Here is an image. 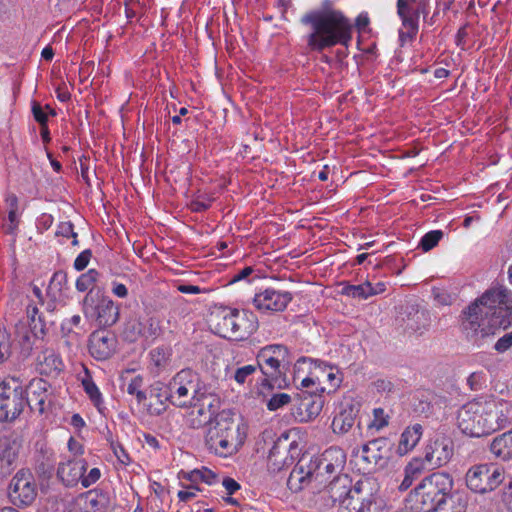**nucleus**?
<instances>
[{"mask_svg":"<svg viewBox=\"0 0 512 512\" xmlns=\"http://www.w3.org/2000/svg\"><path fill=\"white\" fill-rule=\"evenodd\" d=\"M511 323L512 292L500 286L487 290L468 307L463 327L469 335L484 338Z\"/></svg>","mask_w":512,"mask_h":512,"instance_id":"1","label":"nucleus"},{"mask_svg":"<svg viewBox=\"0 0 512 512\" xmlns=\"http://www.w3.org/2000/svg\"><path fill=\"white\" fill-rule=\"evenodd\" d=\"M304 24L311 25L307 45L311 50L322 51L335 45L348 46L352 40L353 24L339 10H321L306 14Z\"/></svg>","mask_w":512,"mask_h":512,"instance_id":"2","label":"nucleus"},{"mask_svg":"<svg viewBox=\"0 0 512 512\" xmlns=\"http://www.w3.org/2000/svg\"><path fill=\"white\" fill-rule=\"evenodd\" d=\"M246 437L244 425L233 418L220 415L206 434L208 449L221 457L235 453L242 446Z\"/></svg>","mask_w":512,"mask_h":512,"instance_id":"3","label":"nucleus"},{"mask_svg":"<svg viewBox=\"0 0 512 512\" xmlns=\"http://www.w3.org/2000/svg\"><path fill=\"white\" fill-rule=\"evenodd\" d=\"M212 321L218 335L235 341L249 338L258 328L256 315L246 309L223 308L213 315Z\"/></svg>","mask_w":512,"mask_h":512,"instance_id":"4","label":"nucleus"},{"mask_svg":"<svg viewBox=\"0 0 512 512\" xmlns=\"http://www.w3.org/2000/svg\"><path fill=\"white\" fill-rule=\"evenodd\" d=\"M294 379L300 380L303 388L312 385L321 386L322 390L336 389L342 379L339 369L317 359L302 357L294 365Z\"/></svg>","mask_w":512,"mask_h":512,"instance_id":"5","label":"nucleus"},{"mask_svg":"<svg viewBox=\"0 0 512 512\" xmlns=\"http://www.w3.org/2000/svg\"><path fill=\"white\" fill-rule=\"evenodd\" d=\"M329 493L337 512H376V502L372 495L361 497L359 483L352 486L348 476L337 477L329 484Z\"/></svg>","mask_w":512,"mask_h":512,"instance_id":"6","label":"nucleus"},{"mask_svg":"<svg viewBox=\"0 0 512 512\" xmlns=\"http://www.w3.org/2000/svg\"><path fill=\"white\" fill-rule=\"evenodd\" d=\"M166 399L174 406L187 408L195 403L199 395L206 391V386L197 373L190 369L178 372L168 383Z\"/></svg>","mask_w":512,"mask_h":512,"instance_id":"7","label":"nucleus"},{"mask_svg":"<svg viewBox=\"0 0 512 512\" xmlns=\"http://www.w3.org/2000/svg\"><path fill=\"white\" fill-rule=\"evenodd\" d=\"M27 405V392L18 378L9 377L0 382V421L17 419Z\"/></svg>","mask_w":512,"mask_h":512,"instance_id":"8","label":"nucleus"},{"mask_svg":"<svg viewBox=\"0 0 512 512\" xmlns=\"http://www.w3.org/2000/svg\"><path fill=\"white\" fill-rule=\"evenodd\" d=\"M82 311L87 320L103 328L113 326L120 316V307L112 299L94 297L90 293L83 299Z\"/></svg>","mask_w":512,"mask_h":512,"instance_id":"9","label":"nucleus"},{"mask_svg":"<svg viewBox=\"0 0 512 512\" xmlns=\"http://www.w3.org/2000/svg\"><path fill=\"white\" fill-rule=\"evenodd\" d=\"M484 436L505 428L512 420V404L503 399L481 397Z\"/></svg>","mask_w":512,"mask_h":512,"instance_id":"10","label":"nucleus"},{"mask_svg":"<svg viewBox=\"0 0 512 512\" xmlns=\"http://www.w3.org/2000/svg\"><path fill=\"white\" fill-rule=\"evenodd\" d=\"M504 481V469L494 463L472 466L466 473L467 487L480 494L495 490Z\"/></svg>","mask_w":512,"mask_h":512,"instance_id":"11","label":"nucleus"},{"mask_svg":"<svg viewBox=\"0 0 512 512\" xmlns=\"http://www.w3.org/2000/svg\"><path fill=\"white\" fill-rule=\"evenodd\" d=\"M38 494L37 483L30 470L21 469L12 478L9 485V497L18 506H29Z\"/></svg>","mask_w":512,"mask_h":512,"instance_id":"12","label":"nucleus"},{"mask_svg":"<svg viewBox=\"0 0 512 512\" xmlns=\"http://www.w3.org/2000/svg\"><path fill=\"white\" fill-rule=\"evenodd\" d=\"M288 354L287 347L280 344L267 345L257 352L255 365L265 377L263 383L280 373L281 365L288 360Z\"/></svg>","mask_w":512,"mask_h":512,"instance_id":"13","label":"nucleus"},{"mask_svg":"<svg viewBox=\"0 0 512 512\" xmlns=\"http://www.w3.org/2000/svg\"><path fill=\"white\" fill-rule=\"evenodd\" d=\"M475 408L478 410L482 409L481 397L467 402L459 409L456 424L463 434L470 437H482L484 436L483 414L480 411H476Z\"/></svg>","mask_w":512,"mask_h":512,"instance_id":"14","label":"nucleus"},{"mask_svg":"<svg viewBox=\"0 0 512 512\" xmlns=\"http://www.w3.org/2000/svg\"><path fill=\"white\" fill-rule=\"evenodd\" d=\"M426 0H398V15L402 19L399 38L404 43L411 40L418 31V17L424 10Z\"/></svg>","mask_w":512,"mask_h":512,"instance_id":"15","label":"nucleus"},{"mask_svg":"<svg viewBox=\"0 0 512 512\" xmlns=\"http://www.w3.org/2000/svg\"><path fill=\"white\" fill-rule=\"evenodd\" d=\"M292 299L289 291L269 287L255 293L252 303L260 313L272 314L284 311Z\"/></svg>","mask_w":512,"mask_h":512,"instance_id":"16","label":"nucleus"},{"mask_svg":"<svg viewBox=\"0 0 512 512\" xmlns=\"http://www.w3.org/2000/svg\"><path fill=\"white\" fill-rule=\"evenodd\" d=\"M219 407V398L206 391L195 399V403L191 405V411L188 416V421L191 427L199 428L209 422L216 413Z\"/></svg>","mask_w":512,"mask_h":512,"instance_id":"17","label":"nucleus"},{"mask_svg":"<svg viewBox=\"0 0 512 512\" xmlns=\"http://www.w3.org/2000/svg\"><path fill=\"white\" fill-rule=\"evenodd\" d=\"M346 463V455L339 447H330L326 449L319 459L317 466V475H327L334 482L337 477H342V470Z\"/></svg>","mask_w":512,"mask_h":512,"instance_id":"18","label":"nucleus"},{"mask_svg":"<svg viewBox=\"0 0 512 512\" xmlns=\"http://www.w3.org/2000/svg\"><path fill=\"white\" fill-rule=\"evenodd\" d=\"M359 409V402L351 398H345L340 405L339 413L333 418V432L337 434L347 433L353 427Z\"/></svg>","mask_w":512,"mask_h":512,"instance_id":"19","label":"nucleus"},{"mask_svg":"<svg viewBox=\"0 0 512 512\" xmlns=\"http://www.w3.org/2000/svg\"><path fill=\"white\" fill-rule=\"evenodd\" d=\"M422 487L427 490V495L432 496L436 503V512H441L446 504L448 489V474L444 472L433 473L424 479Z\"/></svg>","mask_w":512,"mask_h":512,"instance_id":"20","label":"nucleus"},{"mask_svg":"<svg viewBox=\"0 0 512 512\" xmlns=\"http://www.w3.org/2000/svg\"><path fill=\"white\" fill-rule=\"evenodd\" d=\"M116 343L117 340L112 333L107 331L94 332L90 337V354L96 360H106L114 354Z\"/></svg>","mask_w":512,"mask_h":512,"instance_id":"21","label":"nucleus"},{"mask_svg":"<svg viewBox=\"0 0 512 512\" xmlns=\"http://www.w3.org/2000/svg\"><path fill=\"white\" fill-rule=\"evenodd\" d=\"M87 469V462L84 459H67L59 463L57 477L68 487L81 483L83 472Z\"/></svg>","mask_w":512,"mask_h":512,"instance_id":"22","label":"nucleus"},{"mask_svg":"<svg viewBox=\"0 0 512 512\" xmlns=\"http://www.w3.org/2000/svg\"><path fill=\"white\" fill-rule=\"evenodd\" d=\"M49 384L38 378L30 381L29 392L27 393L28 405L32 410L43 413L49 403Z\"/></svg>","mask_w":512,"mask_h":512,"instance_id":"23","label":"nucleus"},{"mask_svg":"<svg viewBox=\"0 0 512 512\" xmlns=\"http://www.w3.org/2000/svg\"><path fill=\"white\" fill-rule=\"evenodd\" d=\"M324 399L319 394L303 395L297 407L295 418L302 423L314 420L322 411Z\"/></svg>","mask_w":512,"mask_h":512,"instance_id":"24","label":"nucleus"},{"mask_svg":"<svg viewBox=\"0 0 512 512\" xmlns=\"http://www.w3.org/2000/svg\"><path fill=\"white\" fill-rule=\"evenodd\" d=\"M405 507L409 512H428L430 510L436 512L435 500L432 496L427 495V490H425V487H422V483L410 492L406 499Z\"/></svg>","mask_w":512,"mask_h":512,"instance_id":"25","label":"nucleus"},{"mask_svg":"<svg viewBox=\"0 0 512 512\" xmlns=\"http://www.w3.org/2000/svg\"><path fill=\"white\" fill-rule=\"evenodd\" d=\"M37 368L41 374L57 375L64 369V363L53 349H43L37 356Z\"/></svg>","mask_w":512,"mask_h":512,"instance_id":"26","label":"nucleus"},{"mask_svg":"<svg viewBox=\"0 0 512 512\" xmlns=\"http://www.w3.org/2000/svg\"><path fill=\"white\" fill-rule=\"evenodd\" d=\"M423 435V428L416 423L404 429L397 446V454L404 456L411 452L419 443Z\"/></svg>","mask_w":512,"mask_h":512,"instance_id":"27","label":"nucleus"},{"mask_svg":"<svg viewBox=\"0 0 512 512\" xmlns=\"http://www.w3.org/2000/svg\"><path fill=\"white\" fill-rule=\"evenodd\" d=\"M78 379L80 380L82 387L89 397L90 401L94 404L100 413L104 410V401L101 391L95 384L90 371L83 366V371L79 373Z\"/></svg>","mask_w":512,"mask_h":512,"instance_id":"28","label":"nucleus"},{"mask_svg":"<svg viewBox=\"0 0 512 512\" xmlns=\"http://www.w3.org/2000/svg\"><path fill=\"white\" fill-rule=\"evenodd\" d=\"M258 371V366L247 364L236 368L226 367L224 375L226 380L234 381L238 386H244L252 381L254 374Z\"/></svg>","mask_w":512,"mask_h":512,"instance_id":"29","label":"nucleus"},{"mask_svg":"<svg viewBox=\"0 0 512 512\" xmlns=\"http://www.w3.org/2000/svg\"><path fill=\"white\" fill-rule=\"evenodd\" d=\"M490 451L501 460L512 459V429L495 437L490 444Z\"/></svg>","mask_w":512,"mask_h":512,"instance_id":"30","label":"nucleus"},{"mask_svg":"<svg viewBox=\"0 0 512 512\" xmlns=\"http://www.w3.org/2000/svg\"><path fill=\"white\" fill-rule=\"evenodd\" d=\"M377 442L373 441L368 444H364L360 448L353 450V456L358 462L363 463V469L370 471L372 465H377L381 456L376 451Z\"/></svg>","mask_w":512,"mask_h":512,"instance_id":"31","label":"nucleus"},{"mask_svg":"<svg viewBox=\"0 0 512 512\" xmlns=\"http://www.w3.org/2000/svg\"><path fill=\"white\" fill-rule=\"evenodd\" d=\"M183 478L189 482L197 485L199 482H203L207 485H214L218 483V475L207 467H201L194 469L183 474Z\"/></svg>","mask_w":512,"mask_h":512,"instance_id":"32","label":"nucleus"},{"mask_svg":"<svg viewBox=\"0 0 512 512\" xmlns=\"http://www.w3.org/2000/svg\"><path fill=\"white\" fill-rule=\"evenodd\" d=\"M17 457V451L8 440L0 441V469L8 470Z\"/></svg>","mask_w":512,"mask_h":512,"instance_id":"33","label":"nucleus"},{"mask_svg":"<svg viewBox=\"0 0 512 512\" xmlns=\"http://www.w3.org/2000/svg\"><path fill=\"white\" fill-rule=\"evenodd\" d=\"M138 333L146 340L155 339L160 333L159 321L155 318H148L138 322Z\"/></svg>","mask_w":512,"mask_h":512,"instance_id":"34","label":"nucleus"},{"mask_svg":"<svg viewBox=\"0 0 512 512\" xmlns=\"http://www.w3.org/2000/svg\"><path fill=\"white\" fill-rule=\"evenodd\" d=\"M170 351L163 347H157L150 351V363L157 371L165 369L169 363Z\"/></svg>","mask_w":512,"mask_h":512,"instance_id":"35","label":"nucleus"},{"mask_svg":"<svg viewBox=\"0 0 512 512\" xmlns=\"http://www.w3.org/2000/svg\"><path fill=\"white\" fill-rule=\"evenodd\" d=\"M99 278V272L95 269H89L81 274L76 280V289L79 292L91 291Z\"/></svg>","mask_w":512,"mask_h":512,"instance_id":"36","label":"nucleus"},{"mask_svg":"<svg viewBox=\"0 0 512 512\" xmlns=\"http://www.w3.org/2000/svg\"><path fill=\"white\" fill-rule=\"evenodd\" d=\"M67 285V278L66 275L62 272H56L54 273L49 286H48V293L53 297L54 299L61 298L63 294V290L66 289Z\"/></svg>","mask_w":512,"mask_h":512,"instance_id":"37","label":"nucleus"},{"mask_svg":"<svg viewBox=\"0 0 512 512\" xmlns=\"http://www.w3.org/2000/svg\"><path fill=\"white\" fill-rule=\"evenodd\" d=\"M369 281L359 285H345L342 288V294L351 298L367 299L369 295Z\"/></svg>","mask_w":512,"mask_h":512,"instance_id":"38","label":"nucleus"},{"mask_svg":"<svg viewBox=\"0 0 512 512\" xmlns=\"http://www.w3.org/2000/svg\"><path fill=\"white\" fill-rule=\"evenodd\" d=\"M443 238V232L440 230H433L426 233L420 240L418 247L423 252H428L433 249L439 241Z\"/></svg>","mask_w":512,"mask_h":512,"instance_id":"39","label":"nucleus"},{"mask_svg":"<svg viewBox=\"0 0 512 512\" xmlns=\"http://www.w3.org/2000/svg\"><path fill=\"white\" fill-rule=\"evenodd\" d=\"M372 420L368 424L369 429L380 431L389 424V415L382 408H375L372 412Z\"/></svg>","mask_w":512,"mask_h":512,"instance_id":"40","label":"nucleus"},{"mask_svg":"<svg viewBox=\"0 0 512 512\" xmlns=\"http://www.w3.org/2000/svg\"><path fill=\"white\" fill-rule=\"evenodd\" d=\"M143 377L141 375L134 376L127 383V393L136 397L138 402L146 399V394L142 391Z\"/></svg>","mask_w":512,"mask_h":512,"instance_id":"41","label":"nucleus"},{"mask_svg":"<svg viewBox=\"0 0 512 512\" xmlns=\"http://www.w3.org/2000/svg\"><path fill=\"white\" fill-rule=\"evenodd\" d=\"M291 396L287 393H276L267 402V408L270 411H276L289 404Z\"/></svg>","mask_w":512,"mask_h":512,"instance_id":"42","label":"nucleus"},{"mask_svg":"<svg viewBox=\"0 0 512 512\" xmlns=\"http://www.w3.org/2000/svg\"><path fill=\"white\" fill-rule=\"evenodd\" d=\"M11 355V338L6 331H0V364Z\"/></svg>","mask_w":512,"mask_h":512,"instance_id":"43","label":"nucleus"},{"mask_svg":"<svg viewBox=\"0 0 512 512\" xmlns=\"http://www.w3.org/2000/svg\"><path fill=\"white\" fill-rule=\"evenodd\" d=\"M432 297L436 305L445 306L448 300V292L445 284L432 286Z\"/></svg>","mask_w":512,"mask_h":512,"instance_id":"44","label":"nucleus"},{"mask_svg":"<svg viewBox=\"0 0 512 512\" xmlns=\"http://www.w3.org/2000/svg\"><path fill=\"white\" fill-rule=\"evenodd\" d=\"M46 110H48L50 114L54 115L53 110L50 109V107L48 105L45 106V108H43L39 104L34 103L33 106H32L33 116H34L35 120L41 126L46 125V123L48 121V112H46Z\"/></svg>","mask_w":512,"mask_h":512,"instance_id":"45","label":"nucleus"},{"mask_svg":"<svg viewBox=\"0 0 512 512\" xmlns=\"http://www.w3.org/2000/svg\"><path fill=\"white\" fill-rule=\"evenodd\" d=\"M111 449L120 464L128 466L131 463L129 454L120 443L112 442Z\"/></svg>","mask_w":512,"mask_h":512,"instance_id":"46","label":"nucleus"},{"mask_svg":"<svg viewBox=\"0 0 512 512\" xmlns=\"http://www.w3.org/2000/svg\"><path fill=\"white\" fill-rule=\"evenodd\" d=\"M101 477V471L99 468L94 467L91 468L87 473L83 472V477H81V486L83 488H88L91 485L95 484Z\"/></svg>","mask_w":512,"mask_h":512,"instance_id":"47","label":"nucleus"},{"mask_svg":"<svg viewBox=\"0 0 512 512\" xmlns=\"http://www.w3.org/2000/svg\"><path fill=\"white\" fill-rule=\"evenodd\" d=\"M425 469V465L422 459L415 458L408 463L405 468V472L416 479Z\"/></svg>","mask_w":512,"mask_h":512,"instance_id":"48","label":"nucleus"},{"mask_svg":"<svg viewBox=\"0 0 512 512\" xmlns=\"http://www.w3.org/2000/svg\"><path fill=\"white\" fill-rule=\"evenodd\" d=\"M199 491L200 488L192 483L190 486L186 487V489L178 491L177 496L180 501L188 502L194 499Z\"/></svg>","mask_w":512,"mask_h":512,"instance_id":"49","label":"nucleus"},{"mask_svg":"<svg viewBox=\"0 0 512 512\" xmlns=\"http://www.w3.org/2000/svg\"><path fill=\"white\" fill-rule=\"evenodd\" d=\"M18 225V210L8 211V223L5 225L6 233L15 235L18 230Z\"/></svg>","mask_w":512,"mask_h":512,"instance_id":"50","label":"nucleus"},{"mask_svg":"<svg viewBox=\"0 0 512 512\" xmlns=\"http://www.w3.org/2000/svg\"><path fill=\"white\" fill-rule=\"evenodd\" d=\"M501 502L507 510L512 512V479L504 485L501 491Z\"/></svg>","mask_w":512,"mask_h":512,"instance_id":"51","label":"nucleus"},{"mask_svg":"<svg viewBox=\"0 0 512 512\" xmlns=\"http://www.w3.org/2000/svg\"><path fill=\"white\" fill-rule=\"evenodd\" d=\"M512 347V332L506 333L498 339L495 343V350L499 353H504Z\"/></svg>","mask_w":512,"mask_h":512,"instance_id":"52","label":"nucleus"},{"mask_svg":"<svg viewBox=\"0 0 512 512\" xmlns=\"http://www.w3.org/2000/svg\"><path fill=\"white\" fill-rule=\"evenodd\" d=\"M91 258V252L89 250L82 251L75 259L74 261V268L77 271L84 270L90 261Z\"/></svg>","mask_w":512,"mask_h":512,"instance_id":"53","label":"nucleus"},{"mask_svg":"<svg viewBox=\"0 0 512 512\" xmlns=\"http://www.w3.org/2000/svg\"><path fill=\"white\" fill-rule=\"evenodd\" d=\"M58 233L66 238H73L72 243L76 245L78 243L77 241V234L74 232L73 225L70 222H64L59 226Z\"/></svg>","mask_w":512,"mask_h":512,"instance_id":"54","label":"nucleus"},{"mask_svg":"<svg viewBox=\"0 0 512 512\" xmlns=\"http://www.w3.org/2000/svg\"><path fill=\"white\" fill-rule=\"evenodd\" d=\"M468 34V27L462 26L455 36V44L456 46L460 47L461 50H465L467 48Z\"/></svg>","mask_w":512,"mask_h":512,"instance_id":"55","label":"nucleus"},{"mask_svg":"<svg viewBox=\"0 0 512 512\" xmlns=\"http://www.w3.org/2000/svg\"><path fill=\"white\" fill-rule=\"evenodd\" d=\"M222 485L225 488L228 495H233L240 489V484L233 478L226 477L222 480Z\"/></svg>","mask_w":512,"mask_h":512,"instance_id":"56","label":"nucleus"},{"mask_svg":"<svg viewBox=\"0 0 512 512\" xmlns=\"http://www.w3.org/2000/svg\"><path fill=\"white\" fill-rule=\"evenodd\" d=\"M68 450L74 455V456H80L84 453V447L82 443L75 438L71 437L68 441Z\"/></svg>","mask_w":512,"mask_h":512,"instance_id":"57","label":"nucleus"},{"mask_svg":"<svg viewBox=\"0 0 512 512\" xmlns=\"http://www.w3.org/2000/svg\"><path fill=\"white\" fill-rule=\"evenodd\" d=\"M111 291L118 298H126L128 296L127 287L124 284L116 281L112 282Z\"/></svg>","mask_w":512,"mask_h":512,"instance_id":"58","label":"nucleus"},{"mask_svg":"<svg viewBox=\"0 0 512 512\" xmlns=\"http://www.w3.org/2000/svg\"><path fill=\"white\" fill-rule=\"evenodd\" d=\"M369 290L370 297L382 294L386 290V284L384 282H377L376 284L369 282Z\"/></svg>","mask_w":512,"mask_h":512,"instance_id":"59","label":"nucleus"},{"mask_svg":"<svg viewBox=\"0 0 512 512\" xmlns=\"http://www.w3.org/2000/svg\"><path fill=\"white\" fill-rule=\"evenodd\" d=\"M253 272V268L248 266V267H245L243 268L242 270H240L239 272L235 273L233 278H232V282H238V281H241V280H244L246 278H248Z\"/></svg>","mask_w":512,"mask_h":512,"instance_id":"60","label":"nucleus"},{"mask_svg":"<svg viewBox=\"0 0 512 512\" xmlns=\"http://www.w3.org/2000/svg\"><path fill=\"white\" fill-rule=\"evenodd\" d=\"M5 203L8 211L18 210V197L13 193H8L5 197Z\"/></svg>","mask_w":512,"mask_h":512,"instance_id":"61","label":"nucleus"},{"mask_svg":"<svg viewBox=\"0 0 512 512\" xmlns=\"http://www.w3.org/2000/svg\"><path fill=\"white\" fill-rule=\"evenodd\" d=\"M178 290L184 294H199L201 289L196 285H179Z\"/></svg>","mask_w":512,"mask_h":512,"instance_id":"62","label":"nucleus"},{"mask_svg":"<svg viewBox=\"0 0 512 512\" xmlns=\"http://www.w3.org/2000/svg\"><path fill=\"white\" fill-rule=\"evenodd\" d=\"M357 28L359 30H363L367 27V25L369 24V18H368V15L367 14H359L356 18V22H355Z\"/></svg>","mask_w":512,"mask_h":512,"instance_id":"63","label":"nucleus"},{"mask_svg":"<svg viewBox=\"0 0 512 512\" xmlns=\"http://www.w3.org/2000/svg\"><path fill=\"white\" fill-rule=\"evenodd\" d=\"M70 424L80 430L82 429L84 426H85V421L83 420V418L79 415V414H74L72 417H71V421H70Z\"/></svg>","mask_w":512,"mask_h":512,"instance_id":"64","label":"nucleus"}]
</instances>
